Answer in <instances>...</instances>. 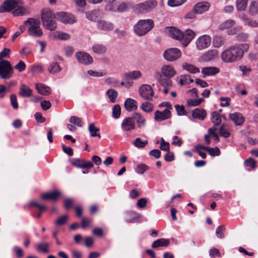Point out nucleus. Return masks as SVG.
<instances>
[{
  "label": "nucleus",
  "instance_id": "obj_1",
  "mask_svg": "<svg viewBox=\"0 0 258 258\" xmlns=\"http://www.w3.org/2000/svg\"><path fill=\"white\" fill-rule=\"evenodd\" d=\"M249 46L247 43L236 44L230 47L221 54V58L225 62H234L240 60Z\"/></svg>",
  "mask_w": 258,
  "mask_h": 258
},
{
  "label": "nucleus",
  "instance_id": "obj_2",
  "mask_svg": "<svg viewBox=\"0 0 258 258\" xmlns=\"http://www.w3.org/2000/svg\"><path fill=\"white\" fill-rule=\"evenodd\" d=\"M13 10V15L15 16L27 15L29 11L22 5L21 0H6L0 7V13L8 12Z\"/></svg>",
  "mask_w": 258,
  "mask_h": 258
},
{
  "label": "nucleus",
  "instance_id": "obj_3",
  "mask_svg": "<svg viewBox=\"0 0 258 258\" xmlns=\"http://www.w3.org/2000/svg\"><path fill=\"white\" fill-rule=\"evenodd\" d=\"M166 33L169 37L179 40L184 46H186L195 36V33L192 30L187 29L182 33L173 27L167 28Z\"/></svg>",
  "mask_w": 258,
  "mask_h": 258
},
{
  "label": "nucleus",
  "instance_id": "obj_4",
  "mask_svg": "<svg viewBox=\"0 0 258 258\" xmlns=\"http://www.w3.org/2000/svg\"><path fill=\"white\" fill-rule=\"evenodd\" d=\"M10 49L5 48L0 52V77L4 80L11 78L13 73L10 62L6 60H3L4 57H10Z\"/></svg>",
  "mask_w": 258,
  "mask_h": 258
},
{
  "label": "nucleus",
  "instance_id": "obj_5",
  "mask_svg": "<svg viewBox=\"0 0 258 258\" xmlns=\"http://www.w3.org/2000/svg\"><path fill=\"white\" fill-rule=\"evenodd\" d=\"M154 26L151 19L139 20L134 26V31L138 36H143L151 30Z\"/></svg>",
  "mask_w": 258,
  "mask_h": 258
},
{
  "label": "nucleus",
  "instance_id": "obj_6",
  "mask_svg": "<svg viewBox=\"0 0 258 258\" xmlns=\"http://www.w3.org/2000/svg\"><path fill=\"white\" fill-rule=\"evenodd\" d=\"M161 74L158 77H156L159 83L162 85H169L171 84L169 80H164L162 76L165 77L166 79H170L173 78L176 74L174 68L171 65L164 64L163 65L160 70Z\"/></svg>",
  "mask_w": 258,
  "mask_h": 258
},
{
  "label": "nucleus",
  "instance_id": "obj_7",
  "mask_svg": "<svg viewBox=\"0 0 258 258\" xmlns=\"http://www.w3.org/2000/svg\"><path fill=\"white\" fill-rule=\"evenodd\" d=\"M56 16L50 10H44L41 13V19L45 28L50 31H54L57 27L54 20Z\"/></svg>",
  "mask_w": 258,
  "mask_h": 258
},
{
  "label": "nucleus",
  "instance_id": "obj_8",
  "mask_svg": "<svg viewBox=\"0 0 258 258\" xmlns=\"http://www.w3.org/2000/svg\"><path fill=\"white\" fill-rule=\"evenodd\" d=\"M24 25L29 26L28 34L34 37H40L43 35V32L40 27V23L38 20L33 18H28L24 22Z\"/></svg>",
  "mask_w": 258,
  "mask_h": 258
},
{
  "label": "nucleus",
  "instance_id": "obj_9",
  "mask_svg": "<svg viewBox=\"0 0 258 258\" xmlns=\"http://www.w3.org/2000/svg\"><path fill=\"white\" fill-rule=\"evenodd\" d=\"M158 6L156 0H147L138 4L137 9L142 13H149L152 12Z\"/></svg>",
  "mask_w": 258,
  "mask_h": 258
},
{
  "label": "nucleus",
  "instance_id": "obj_10",
  "mask_svg": "<svg viewBox=\"0 0 258 258\" xmlns=\"http://www.w3.org/2000/svg\"><path fill=\"white\" fill-rule=\"evenodd\" d=\"M181 51L177 48H171L166 50L163 53L164 58L167 61H173L180 57Z\"/></svg>",
  "mask_w": 258,
  "mask_h": 258
},
{
  "label": "nucleus",
  "instance_id": "obj_11",
  "mask_svg": "<svg viewBox=\"0 0 258 258\" xmlns=\"http://www.w3.org/2000/svg\"><path fill=\"white\" fill-rule=\"evenodd\" d=\"M140 96L144 99L151 101L153 99L154 91L152 87L148 84H143L139 88Z\"/></svg>",
  "mask_w": 258,
  "mask_h": 258
},
{
  "label": "nucleus",
  "instance_id": "obj_12",
  "mask_svg": "<svg viewBox=\"0 0 258 258\" xmlns=\"http://www.w3.org/2000/svg\"><path fill=\"white\" fill-rule=\"evenodd\" d=\"M211 43V38L208 35H204L199 37L196 42L197 48L200 50L209 47Z\"/></svg>",
  "mask_w": 258,
  "mask_h": 258
},
{
  "label": "nucleus",
  "instance_id": "obj_13",
  "mask_svg": "<svg viewBox=\"0 0 258 258\" xmlns=\"http://www.w3.org/2000/svg\"><path fill=\"white\" fill-rule=\"evenodd\" d=\"M75 56L80 63L84 65L91 64L93 61L92 56L89 53L84 51L77 52Z\"/></svg>",
  "mask_w": 258,
  "mask_h": 258
},
{
  "label": "nucleus",
  "instance_id": "obj_14",
  "mask_svg": "<svg viewBox=\"0 0 258 258\" xmlns=\"http://www.w3.org/2000/svg\"><path fill=\"white\" fill-rule=\"evenodd\" d=\"M56 18L61 22L67 24H73L76 22L74 15L66 12H58L55 14Z\"/></svg>",
  "mask_w": 258,
  "mask_h": 258
},
{
  "label": "nucleus",
  "instance_id": "obj_15",
  "mask_svg": "<svg viewBox=\"0 0 258 258\" xmlns=\"http://www.w3.org/2000/svg\"><path fill=\"white\" fill-rule=\"evenodd\" d=\"M121 127L122 131L124 132H130L135 130L136 128V125L133 117L125 118L122 120Z\"/></svg>",
  "mask_w": 258,
  "mask_h": 258
},
{
  "label": "nucleus",
  "instance_id": "obj_16",
  "mask_svg": "<svg viewBox=\"0 0 258 258\" xmlns=\"http://www.w3.org/2000/svg\"><path fill=\"white\" fill-rule=\"evenodd\" d=\"M154 119L158 122H161L168 119L171 117V112L168 109H165L163 111L156 110L154 112Z\"/></svg>",
  "mask_w": 258,
  "mask_h": 258
},
{
  "label": "nucleus",
  "instance_id": "obj_17",
  "mask_svg": "<svg viewBox=\"0 0 258 258\" xmlns=\"http://www.w3.org/2000/svg\"><path fill=\"white\" fill-rule=\"evenodd\" d=\"M114 24L108 21L100 20L97 21V27L98 29L104 31H111L114 28Z\"/></svg>",
  "mask_w": 258,
  "mask_h": 258
},
{
  "label": "nucleus",
  "instance_id": "obj_18",
  "mask_svg": "<svg viewBox=\"0 0 258 258\" xmlns=\"http://www.w3.org/2000/svg\"><path fill=\"white\" fill-rule=\"evenodd\" d=\"M210 4L208 2H200L196 4L194 8V11H196L198 14H202L209 9Z\"/></svg>",
  "mask_w": 258,
  "mask_h": 258
},
{
  "label": "nucleus",
  "instance_id": "obj_19",
  "mask_svg": "<svg viewBox=\"0 0 258 258\" xmlns=\"http://www.w3.org/2000/svg\"><path fill=\"white\" fill-rule=\"evenodd\" d=\"M229 118L237 126L242 125L245 121L244 117L239 112H234L229 114Z\"/></svg>",
  "mask_w": 258,
  "mask_h": 258
},
{
  "label": "nucleus",
  "instance_id": "obj_20",
  "mask_svg": "<svg viewBox=\"0 0 258 258\" xmlns=\"http://www.w3.org/2000/svg\"><path fill=\"white\" fill-rule=\"evenodd\" d=\"M61 193L56 190L50 191L43 193L41 195V198L44 200H51L55 201L60 196Z\"/></svg>",
  "mask_w": 258,
  "mask_h": 258
},
{
  "label": "nucleus",
  "instance_id": "obj_21",
  "mask_svg": "<svg viewBox=\"0 0 258 258\" xmlns=\"http://www.w3.org/2000/svg\"><path fill=\"white\" fill-rule=\"evenodd\" d=\"M207 115L206 111L203 108H200L195 109L191 113L192 117L194 119H197L200 120H204L207 117Z\"/></svg>",
  "mask_w": 258,
  "mask_h": 258
},
{
  "label": "nucleus",
  "instance_id": "obj_22",
  "mask_svg": "<svg viewBox=\"0 0 258 258\" xmlns=\"http://www.w3.org/2000/svg\"><path fill=\"white\" fill-rule=\"evenodd\" d=\"M134 120H136L138 127L140 128H144L146 125V119L140 113L136 112L133 115Z\"/></svg>",
  "mask_w": 258,
  "mask_h": 258
},
{
  "label": "nucleus",
  "instance_id": "obj_23",
  "mask_svg": "<svg viewBox=\"0 0 258 258\" xmlns=\"http://www.w3.org/2000/svg\"><path fill=\"white\" fill-rule=\"evenodd\" d=\"M124 106L125 109L129 112L136 110L138 109L137 102L131 98H127L125 101Z\"/></svg>",
  "mask_w": 258,
  "mask_h": 258
},
{
  "label": "nucleus",
  "instance_id": "obj_24",
  "mask_svg": "<svg viewBox=\"0 0 258 258\" xmlns=\"http://www.w3.org/2000/svg\"><path fill=\"white\" fill-rule=\"evenodd\" d=\"M35 87L38 93L42 95H48L51 94L50 88L43 84H36Z\"/></svg>",
  "mask_w": 258,
  "mask_h": 258
},
{
  "label": "nucleus",
  "instance_id": "obj_25",
  "mask_svg": "<svg viewBox=\"0 0 258 258\" xmlns=\"http://www.w3.org/2000/svg\"><path fill=\"white\" fill-rule=\"evenodd\" d=\"M220 72L219 69L217 67H209L203 68L202 70V73L205 76H214Z\"/></svg>",
  "mask_w": 258,
  "mask_h": 258
},
{
  "label": "nucleus",
  "instance_id": "obj_26",
  "mask_svg": "<svg viewBox=\"0 0 258 258\" xmlns=\"http://www.w3.org/2000/svg\"><path fill=\"white\" fill-rule=\"evenodd\" d=\"M32 90L27 85L22 84L20 87L19 94L22 97H30L32 96Z\"/></svg>",
  "mask_w": 258,
  "mask_h": 258
},
{
  "label": "nucleus",
  "instance_id": "obj_27",
  "mask_svg": "<svg viewBox=\"0 0 258 258\" xmlns=\"http://www.w3.org/2000/svg\"><path fill=\"white\" fill-rule=\"evenodd\" d=\"M218 51L216 49H211L204 53L202 56L203 60L205 61H210L217 57Z\"/></svg>",
  "mask_w": 258,
  "mask_h": 258
},
{
  "label": "nucleus",
  "instance_id": "obj_28",
  "mask_svg": "<svg viewBox=\"0 0 258 258\" xmlns=\"http://www.w3.org/2000/svg\"><path fill=\"white\" fill-rule=\"evenodd\" d=\"M142 76V74L139 71H134L132 72H129L125 73L124 75V77L126 80H128L130 79L137 80L141 78Z\"/></svg>",
  "mask_w": 258,
  "mask_h": 258
},
{
  "label": "nucleus",
  "instance_id": "obj_29",
  "mask_svg": "<svg viewBox=\"0 0 258 258\" xmlns=\"http://www.w3.org/2000/svg\"><path fill=\"white\" fill-rule=\"evenodd\" d=\"M49 243L45 242H39L35 246L36 249L38 252L44 253H47L49 252Z\"/></svg>",
  "mask_w": 258,
  "mask_h": 258
},
{
  "label": "nucleus",
  "instance_id": "obj_30",
  "mask_svg": "<svg viewBox=\"0 0 258 258\" xmlns=\"http://www.w3.org/2000/svg\"><path fill=\"white\" fill-rule=\"evenodd\" d=\"M51 35L53 38L62 40H69L71 37L69 34L61 31H55L51 34Z\"/></svg>",
  "mask_w": 258,
  "mask_h": 258
},
{
  "label": "nucleus",
  "instance_id": "obj_31",
  "mask_svg": "<svg viewBox=\"0 0 258 258\" xmlns=\"http://www.w3.org/2000/svg\"><path fill=\"white\" fill-rule=\"evenodd\" d=\"M170 244V240L165 238H160L154 241L152 244L153 248H157L158 247L167 246Z\"/></svg>",
  "mask_w": 258,
  "mask_h": 258
},
{
  "label": "nucleus",
  "instance_id": "obj_32",
  "mask_svg": "<svg viewBox=\"0 0 258 258\" xmlns=\"http://www.w3.org/2000/svg\"><path fill=\"white\" fill-rule=\"evenodd\" d=\"M99 15V11L97 10H92L86 13V17L88 20L91 21L95 22L98 20Z\"/></svg>",
  "mask_w": 258,
  "mask_h": 258
},
{
  "label": "nucleus",
  "instance_id": "obj_33",
  "mask_svg": "<svg viewBox=\"0 0 258 258\" xmlns=\"http://www.w3.org/2000/svg\"><path fill=\"white\" fill-rule=\"evenodd\" d=\"M219 135L224 138H228L230 135V129L227 124H223L220 127Z\"/></svg>",
  "mask_w": 258,
  "mask_h": 258
},
{
  "label": "nucleus",
  "instance_id": "obj_34",
  "mask_svg": "<svg viewBox=\"0 0 258 258\" xmlns=\"http://www.w3.org/2000/svg\"><path fill=\"white\" fill-rule=\"evenodd\" d=\"M125 215L127 217H126L125 221L126 222L128 223H134L136 219L140 217V216L138 213L133 211L126 212L125 213Z\"/></svg>",
  "mask_w": 258,
  "mask_h": 258
},
{
  "label": "nucleus",
  "instance_id": "obj_35",
  "mask_svg": "<svg viewBox=\"0 0 258 258\" xmlns=\"http://www.w3.org/2000/svg\"><path fill=\"white\" fill-rule=\"evenodd\" d=\"M225 42L223 37L219 35H216L213 38V44L214 47H219L223 45Z\"/></svg>",
  "mask_w": 258,
  "mask_h": 258
},
{
  "label": "nucleus",
  "instance_id": "obj_36",
  "mask_svg": "<svg viewBox=\"0 0 258 258\" xmlns=\"http://www.w3.org/2000/svg\"><path fill=\"white\" fill-rule=\"evenodd\" d=\"M88 130L91 136L93 137H100V134L98 133L99 132V128L96 127L94 123H91L89 124Z\"/></svg>",
  "mask_w": 258,
  "mask_h": 258
},
{
  "label": "nucleus",
  "instance_id": "obj_37",
  "mask_svg": "<svg viewBox=\"0 0 258 258\" xmlns=\"http://www.w3.org/2000/svg\"><path fill=\"white\" fill-rule=\"evenodd\" d=\"M182 68L188 72L189 73L192 74H196V73H198L200 72L199 68L196 67L192 64L189 63H184L182 65Z\"/></svg>",
  "mask_w": 258,
  "mask_h": 258
},
{
  "label": "nucleus",
  "instance_id": "obj_38",
  "mask_svg": "<svg viewBox=\"0 0 258 258\" xmlns=\"http://www.w3.org/2000/svg\"><path fill=\"white\" fill-rule=\"evenodd\" d=\"M106 94L111 103H114L116 101L118 95V93L116 90L112 89H109L106 92Z\"/></svg>",
  "mask_w": 258,
  "mask_h": 258
},
{
  "label": "nucleus",
  "instance_id": "obj_39",
  "mask_svg": "<svg viewBox=\"0 0 258 258\" xmlns=\"http://www.w3.org/2000/svg\"><path fill=\"white\" fill-rule=\"evenodd\" d=\"M148 143L147 140H143L140 138H136L133 142V145L138 148H143Z\"/></svg>",
  "mask_w": 258,
  "mask_h": 258
},
{
  "label": "nucleus",
  "instance_id": "obj_40",
  "mask_svg": "<svg viewBox=\"0 0 258 258\" xmlns=\"http://www.w3.org/2000/svg\"><path fill=\"white\" fill-rule=\"evenodd\" d=\"M211 119L215 126L219 125L221 122L220 114L216 111H214L211 113Z\"/></svg>",
  "mask_w": 258,
  "mask_h": 258
},
{
  "label": "nucleus",
  "instance_id": "obj_41",
  "mask_svg": "<svg viewBox=\"0 0 258 258\" xmlns=\"http://www.w3.org/2000/svg\"><path fill=\"white\" fill-rule=\"evenodd\" d=\"M61 70V68L56 62L51 63L48 68L49 72L53 74L59 72Z\"/></svg>",
  "mask_w": 258,
  "mask_h": 258
},
{
  "label": "nucleus",
  "instance_id": "obj_42",
  "mask_svg": "<svg viewBox=\"0 0 258 258\" xmlns=\"http://www.w3.org/2000/svg\"><path fill=\"white\" fill-rule=\"evenodd\" d=\"M203 149L207 151L212 156H219L220 153V150L218 147L212 148L206 147H203Z\"/></svg>",
  "mask_w": 258,
  "mask_h": 258
},
{
  "label": "nucleus",
  "instance_id": "obj_43",
  "mask_svg": "<svg viewBox=\"0 0 258 258\" xmlns=\"http://www.w3.org/2000/svg\"><path fill=\"white\" fill-rule=\"evenodd\" d=\"M92 49L94 53L100 54L103 53L106 51V48L104 46L100 44H94Z\"/></svg>",
  "mask_w": 258,
  "mask_h": 258
},
{
  "label": "nucleus",
  "instance_id": "obj_44",
  "mask_svg": "<svg viewBox=\"0 0 258 258\" xmlns=\"http://www.w3.org/2000/svg\"><path fill=\"white\" fill-rule=\"evenodd\" d=\"M248 0H236V7L239 11H244L247 6Z\"/></svg>",
  "mask_w": 258,
  "mask_h": 258
},
{
  "label": "nucleus",
  "instance_id": "obj_45",
  "mask_svg": "<svg viewBox=\"0 0 258 258\" xmlns=\"http://www.w3.org/2000/svg\"><path fill=\"white\" fill-rule=\"evenodd\" d=\"M235 21L232 20H228L219 25L221 30L229 29L235 25Z\"/></svg>",
  "mask_w": 258,
  "mask_h": 258
},
{
  "label": "nucleus",
  "instance_id": "obj_46",
  "mask_svg": "<svg viewBox=\"0 0 258 258\" xmlns=\"http://www.w3.org/2000/svg\"><path fill=\"white\" fill-rule=\"evenodd\" d=\"M70 122L79 127H82L83 125L82 119L76 116H71L70 118Z\"/></svg>",
  "mask_w": 258,
  "mask_h": 258
},
{
  "label": "nucleus",
  "instance_id": "obj_47",
  "mask_svg": "<svg viewBox=\"0 0 258 258\" xmlns=\"http://www.w3.org/2000/svg\"><path fill=\"white\" fill-rule=\"evenodd\" d=\"M192 82H194V80L191 79L188 75H181L179 81V83L181 86Z\"/></svg>",
  "mask_w": 258,
  "mask_h": 258
},
{
  "label": "nucleus",
  "instance_id": "obj_48",
  "mask_svg": "<svg viewBox=\"0 0 258 258\" xmlns=\"http://www.w3.org/2000/svg\"><path fill=\"white\" fill-rule=\"evenodd\" d=\"M204 99L202 98L198 99H188L187 100V104L188 106L194 107L197 106L201 104Z\"/></svg>",
  "mask_w": 258,
  "mask_h": 258
},
{
  "label": "nucleus",
  "instance_id": "obj_49",
  "mask_svg": "<svg viewBox=\"0 0 258 258\" xmlns=\"http://www.w3.org/2000/svg\"><path fill=\"white\" fill-rule=\"evenodd\" d=\"M141 108L146 112H150L153 109V105L149 102H143L141 106Z\"/></svg>",
  "mask_w": 258,
  "mask_h": 258
},
{
  "label": "nucleus",
  "instance_id": "obj_50",
  "mask_svg": "<svg viewBox=\"0 0 258 258\" xmlns=\"http://www.w3.org/2000/svg\"><path fill=\"white\" fill-rule=\"evenodd\" d=\"M149 167L145 164H140L138 165L136 168V172L139 174H144L145 172L149 170Z\"/></svg>",
  "mask_w": 258,
  "mask_h": 258
},
{
  "label": "nucleus",
  "instance_id": "obj_51",
  "mask_svg": "<svg viewBox=\"0 0 258 258\" xmlns=\"http://www.w3.org/2000/svg\"><path fill=\"white\" fill-rule=\"evenodd\" d=\"M121 108L118 104L114 105L112 108V116L115 118H118L120 115Z\"/></svg>",
  "mask_w": 258,
  "mask_h": 258
},
{
  "label": "nucleus",
  "instance_id": "obj_52",
  "mask_svg": "<svg viewBox=\"0 0 258 258\" xmlns=\"http://www.w3.org/2000/svg\"><path fill=\"white\" fill-rule=\"evenodd\" d=\"M186 0H168V5L170 7H178L184 4Z\"/></svg>",
  "mask_w": 258,
  "mask_h": 258
},
{
  "label": "nucleus",
  "instance_id": "obj_53",
  "mask_svg": "<svg viewBox=\"0 0 258 258\" xmlns=\"http://www.w3.org/2000/svg\"><path fill=\"white\" fill-rule=\"evenodd\" d=\"M249 38V35L246 33H240L235 36L237 41L240 42L246 41Z\"/></svg>",
  "mask_w": 258,
  "mask_h": 258
},
{
  "label": "nucleus",
  "instance_id": "obj_54",
  "mask_svg": "<svg viewBox=\"0 0 258 258\" xmlns=\"http://www.w3.org/2000/svg\"><path fill=\"white\" fill-rule=\"evenodd\" d=\"M243 21L245 25H247L253 28L258 27V23L255 20L244 18L243 19Z\"/></svg>",
  "mask_w": 258,
  "mask_h": 258
},
{
  "label": "nucleus",
  "instance_id": "obj_55",
  "mask_svg": "<svg viewBox=\"0 0 258 258\" xmlns=\"http://www.w3.org/2000/svg\"><path fill=\"white\" fill-rule=\"evenodd\" d=\"M257 10V3L255 1L251 2L249 6V13L253 15L256 14Z\"/></svg>",
  "mask_w": 258,
  "mask_h": 258
},
{
  "label": "nucleus",
  "instance_id": "obj_56",
  "mask_svg": "<svg viewBox=\"0 0 258 258\" xmlns=\"http://www.w3.org/2000/svg\"><path fill=\"white\" fill-rule=\"evenodd\" d=\"M84 160L73 158L71 160V163L76 167L82 168Z\"/></svg>",
  "mask_w": 258,
  "mask_h": 258
},
{
  "label": "nucleus",
  "instance_id": "obj_57",
  "mask_svg": "<svg viewBox=\"0 0 258 258\" xmlns=\"http://www.w3.org/2000/svg\"><path fill=\"white\" fill-rule=\"evenodd\" d=\"M88 75L94 77H100L105 75V73L101 72H97L92 70H89L87 71Z\"/></svg>",
  "mask_w": 258,
  "mask_h": 258
},
{
  "label": "nucleus",
  "instance_id": "obj_58",
  "mask_svg": "<svg viewBox=\"0 0 258 258\" xmlns=\"http://www.w3.org/2000/svg\"><path fill=\"white\" fill-rule=\"evenodd\" d=\"M105 83L112 87H116L118 85V81L114 78H108L105 80Z\"/></svg>",
  "mask_w": 258,
  "mask_h": 258
},
{
  "label": "nucleus",
  "instance_id": "obj_59",
  "mask_svg": "<svg viewBox=\"0 0 258 258\" xmlns=\"http://www.w3.org/2000/svg\"><path fill=\"white\" fill-rule=\"evenodd\" d=\"M10 101L13 107L15 109L18 108L19 105L17 102V96L15 94H12L10 96Z\"/></svg>",
  "mask_w": 258,
  "mask_h": 258
},
{
  "label": "nucleus",
  "instance_id": "obj_60",
  "mask_svg": "<svg viewBox=\"0 0 258 258\" xmlns=\"http://www.w3.org/2000/svg\"><path fill=\"white\" fill-rule=\"evenodd\" d=\"M68 219L67 215H63L58 218L55 221V224L58 226H61L64 225Z\"/></svg>",
  "mask_w": 258,
  "mask_h": 258
},
{
  "label": "nucleus",
  "instance_id": "obj_61",
  "mask_svg": "<svg viewBox=\"0 0 258 258\" xmlns=\"http://www.w3.org/2000/svg\"><path fill=\"white\" fill-rule=\"evenodd\" d=\"M239 70L242 73L243 76H247L249 75L251 71L250 68L246 67L245 66H240L239 67Z\"/></svg>",
  "mask_w": 258,
  "mask_h": 258
},
{
  "label": "nucleus",
  "instance_id": "obj_62",
  "mask_svg": "<svg viewBox=\"0 0 258 258\" xmlns=\"http://www.w3.org/2000/svg\"><path fill=\"white\" fill-rule=\"evenodd\" d=\"M225 228L223 226H219L217 228L216 230V235L217 237L222 238L224 237L223 231L225 230Z\"/></svg>",
  "mask_w": 258,
  "mask_h": 258
},
{
  "label": "nucleus",
  "instance_id": "obj_63",
  "mask_svg": "<svg viewBox=\"0 0 258 258\" xmlns=\"http://www.w3.org/2000/svg\"><path fill=\"white\" fill-rule=\"evenodd\" d=\"M15 68L19 72L24 71L26 69V64L22 60L20 61L15 66Z\"/></svg>",
  "mask_w": 258,
  "mask_h": 258
},
{
  "label": "nucleus",
  "instance_id": "obj_64",
  "mask_svg": "<svg viewBox=\"0 0 258 258\" xmlns=\"http://www.w3.org/2000/svg\"><path fill=\"white\" fill-rule=\"evenodd\" d=\"M169 147L170 145L168 142H166L163 139H162L161 145H160V149L165 151H169Z\"/></svg>",
  "mask_w": 258,
  "mask_h": 258
}]
</instances>
